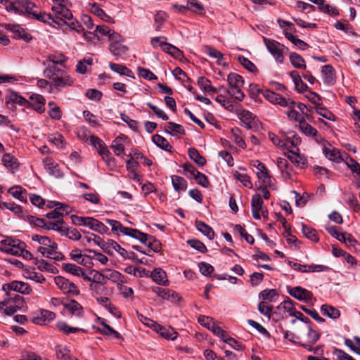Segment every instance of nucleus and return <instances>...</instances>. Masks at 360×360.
<instances>
[{"label":"nucleus","instance_id":"1","mask_svg":"<svg viewBox=\"0 0 360 360\" xmlns=\"http://www.w3.org/2000/svg\"><path fill=\"white\" fill-rule=\"evenodd\" d=\"M73 212L68 205L60 202L56 210H52L46 214V218L55 219L54 221L46 224L43 219L29 216L28 222L31 225H38L37 222L42 223L43 225H63L71 221L73 225H104L103 221L90 217L78 216L73 214Z\"/></svg>","mask_w":360,"mask_h":360},{"label":"nucleus","instance_id":"2","mask_svg":"<svg viewBox=\"0 0 360 360\" xmlns=\"http://www.w3.org/2000/svg\"><path fill=\"white\" fill-rule=\"evenodd\" d=\"M112 231L118 236L122 234L139 240L155 252H158L161 250V243L158 240L137 229L129 226H112Z\"/></svg>","mask_w":360,"mask_h":360},{"label":"nucleus","instance_id":"3","mask_svg":"<svg viewBox=\"0 0 360 360\" xmlns=\"http://www.w3.org/2000/svg\"><path fill=\"white\" fill-rule=\"evenodd\" d=\"M32 239L38 243V246L35 248L37 252L41 253L42 256L57 261L63 259V254L57 250V244L49 238L36 234L32 236Z\"/></svg>","mask_w":360,"mask_h":360},{"label":"nucleus","instance_id":"4","mask_svg":"<svg viewBox=\"0 0 360 360\" xmlns=\"http://www.w3.org/2000/svg\"><path fill=\"white\" fill-rule=\"evenodd\" d=\"M0 251L15 256H22L27 260L33 259L32 254L25 250V244L24 243L11 238H6L1 241Z\"/></svg>","mask_w":360,"mask_h":360},{"label":"nucleus","instance_id":"5","mask_svg":"<svg viewBox=\"0 0 360 360\" xmlns=\"http://www.w3.org/2000/svg\"><path fill=\"white\" fill-rule=\"evenodd\" d=\"M264 43L276 60L281 64L283 63L285 51H288V49L276 40L265 37Z\"/></svg>","mask_w":360,"mask_h":360},{"label":"nucleus","instance_id":"6","mask_svg":"<svg viewBox=\"0 0 360 360\" xmlns=\"http://www.w3.org/2000/svg\"><path fill=\"white\" fill-rule=\"evenodd\" d=\"M297 331L300 338L309 344H315L320 338V334L314 330L311 323H302L297 326Z\"/></svg>","mask_w":360,"mask_h":360},{"label":"nucleus","instance_id":"7","mask_svg":"<svg viewBox=\"0 0 360 360\" xmlns=\"http://www.w3.org/2000/svg\"><path fill=\"white\" fill-rule=\"evenodd\" d=\"M54 282L64 294L70 295H78L79 294V290L75 283L63 276H56Z\"/></svg>","mask_w":360,"mask_h":360},{"label":"nucleus","instance_id":"8","mask_svg":"<svg viewBox=\"0 0 360 360\" xmlns=\"http://www.w3.org/2000/svg\"><path fill=\"white\" fill-rule=\"evenodd\" d=\"M2 290L6 292L8 296L11 295V291L12 290L24 295H28L31 292V289L27 283L18 281L5 283L2 286Z\"/></svg>","mask_w":360,"mask_h":360},{"label":"nucleus","instance_id":"9","mask_svg":"<svg viewBox=\"0 0 360 360\" xmlns=\"http://www.w3.org/2000/svg\"><path fill=\"white\" fill-rule=\"evenodd\" d=\"M6 103L8 108H14V104H18L20 106L30 108L31 103L15 91H11L6 96Z\"/></svg>","mask_w":360,"mask_h":360},{"label":"nucleus","instance_id":"10","mask_svg":"<svg viewBox=\"0 0 360 360\" xmlns=\"http://www.w3.org/2000/svg\"><path fill=\"white\" fill-rule=\"evenodd\" d=\"M326 231L333 237L345 243H349L350 245H354L356 240L353 236L347 233L340 232L336 226H326Z\"/></svg>","mask_w":360,"mask_h":360},{"label":"nucleus","instance_id":"11","mask_svg":"<svg viewBox=\"0 0 360 360\" xmlns=\"http://www.w3.org/2000/svg\"><path fill=\"white\" fill-rule=\"evenodd\" d=\"M288 292L292 297L300 301L308 302L313 299L311 292L300 286L290 288Z\"/></svg>","mask_w":360,"mask_h":360},{"label":"nucleus","instance_id":"12","mask_svg":"<svg viewBox=\"0 0 360 360\" xmlns=\"http://www.w3.org/2000/svg\"><path fill=\"white\" fill-rule=\"evenodd\" d=\"M252 166L257 169V176L258 179H262L264 184H269L270 186L271 184V176L269 174V171L264 163L259 160H253L251 163Z\"/></svg>","mask_w":360,"mask_h":360},{"label":"nucleus","instance_id":"13","mask_svg":"<svg viewBox=\"0 0 360 360\" xmlns=\"http://www.w3.org/2000/svg\"><path fill=\"white\" fill-rule=\"evenodd\" d=\"M52 229L61 233L71 240H77L81 238L80 232L75 226H52Z\"/></svg>","mask_w":360,"mask_h":360},{"label":"nucleus","instance_id":"14","mask_svg":"<svg viewBox=\"0 0 360 360\" xmlns=\"http://www.w3.org/2000/svg\"><path fill=\"white\" fill-rule=\"evenodd\" d=\"M167 39V37L164 36L155 37L151 39L150 44L153 48L156 49L160 46L164 52L171 54L172 49L174 48V46L166 42Z\"/></svg>","mask_w":360,"mask_h":360},{"label":"nucleus","instance_id":"15","mask_svg":"<svg viewBox=\"0 0 360 360\" xmlns=\"http://www.w3.org/2000/svg\"><path fill=\"white\" fill-rule=\"evenodd\" d=\"M30 103L31 106L34 110L39 113H43L45 111V98L39 94H33L30 97Z\"/></svg>","mask_w":360,"mask_h":360},{"label":"nucleus","instance_id":"16","mask_svg":"<svg viewBox=\"0 0 360 360\" xmlns=\"http://www.w3.org/2000/svg\"><path fill=\"white\" fill-rule=\"evenodd\" d=\"M153 325L155 326L153 330L156 333L160 334V336L165 338V339L171 340H174L176 338L177 333L174 330V328H172L171 327H167V328L164 327V326L158 324V323H153Z\"/></svg>","mask_w":360,"mask_h":360},{"label":"nucleus","instance_id":"17","mask_svg":"<svg viewBox=\"0 0 360 360\" xmlns=\"http://www.w3.org/2000/svg\"><path fill=\"white\" fill-rule=\"evenodd\" d=\"M43 163L44 168L50 174L55 176L56 178L63 177V174L59 169L58 165L51 158H46L43 160Z\"/></svg>","mask_w":360,"mask_h":360},{"label":"nucleus","instance_id":"18","mask_svg":"<svg viewBox=\"0 0 360 360\" xmlns=\"http://www.w3.org/2000/svg\"><path fill=\"white\" fill-rule=\"evenodd\" d=\"M321 73L326 84L332 85L335 82V70L331 65H323Z\"/></svg>","mask_w":360,"mask_h":360},{"label":"nucleus","instance_id":"19","mask_svg":"<svg viewBox=\"0 0 360 360\" xmlns=\"http://www.w3.org/2000/svg\"><path fill=\"white\" fill-rule=\"evenodd\" d=\"M72 84L73 79L70 77L66 71H65L63 74H60L59 77H57V79L52 81V85L56 89L70 86Z\"/></svg>","mask_w":360,"mask_h":360},{"label":"nucleus","instance_id":"20","mask_svg":"<svg viewBox=\"0 0 360 360\" xmlns=\"http://www.w3.org/2000/svg\"><path fill=\"white\" fill-rule=\"evenodd\" d=\"M52 11L56 13V18L59 20H62L63 19H67L68 20H71L73 19V15L71 11L62 4L53 6Z\"/></svg>","mask_w":360,"mask_h":360},{"label":"nucleus","instance_id":"21","mask_svg":"<svg viewBox=\"0 0 360 360\" xmlns=\"http://www.w3.org/2000/svg\"><path fill=\"white\" fill-rule=\"evenodd\" d=\"M63 306L72 315L77 317H82L84 314L83 307L79 303L74 300H71L68 302L64 303Z\"/></svg>","mask_w":360,"mask_h":360},{"label":"nucleus","instance_id":"22","mask_svg":"<svg viewBox=\"0 0 360 360\" xmlns=\"http://www.w3.org/2000/svg\"><path fill=\"white\" fill-rule=\"evenodd\" d=\"M151 278L158 285L166 286L169 284L166 272L160 268H156L152 271Z\"/></svg>","mask_w":360,"mask_h":360},{"label":"nucleus","instance_id":"23","mask_svg":"<svg viewBox=\"0 0 360 360\" xmlns=\"http://www.w3.org/2000/svg\"><path fill=\"white\" fill-rule=\"evenodd\" d=\"M22 307L13 304L11 299H7L4 301L0 302V309L4 311L6 315H12Z\"/></svg>","mask_w":360,"mask_h":360},{"label":"nucleus","instance_id":"24","mask_svg":"<svg viewBox=\"0 0 360 360\" xmlns=\"http://www.w3.org/2000/svg\"><path fill=\"white\" fill-rule=\"evenodd\" d=\"M290 75L295 84V89L299 93H303L308 90L309 87L307 84L302 80L298 72L293 70L290 72Z\"/></svg>","mask_w":360,"mask_h":360},{"label":"nucleus","instance_id":"25","mask_svg":"<svg viewBox=\"0 0 360 360\" xmlns=\"http://www.w3.org/2000/svg\"><path fill=\"white\" fill-rule=\"evenodd\" d=\"M227 81L230 86L229 89L242 88L245 83L243 77L235 72L229 74Z\"/></svg>","mask_w":360,"mask_h":360},{"label":"nucleus","instance_id":"26","mask_svg":"<svg viewBox=\"0 0 360 360\" xmlns=\"http://www.w3.org/2000/svg\"><path fill=\"white\" fill-rule=\"evenodd\" d=\"M65 70L60 69L56 65L48 64L46 69L44 70L43 75L45 77L51 79L52 81L59 77L60 74H63Z\"/></svg>","mask_w":360,"mask_h":360},{"label":"nucleus","instance_id":"27","mask_svg":"<svg viewBox=\"0 0 360 360\" xmlns=\"http://www.w3.org/2000/svg\"><path fill=\"white\" fill-rule=\"evenodd\" d=\"M127 139V137L125 135L121 134L112 141L110 147L116 155L120 156L124 153V146L122 142Z\"/></svg>","mask_w":360,"mask_h":360},{"label":"nucleus","instance_id":"28","mask_svg":"<svg viewBox=\"0 0 360 360\" xmlns=\"http://www.w3.org/2000/svg\"><path fill=\"white\" fill-rule=\"evenodd\" d=\"M91 11L97 17L100 18L102 20L108 23H114L115 20L112 17L105 13V11L99 7V6L94 3L91 8Z\"/></svg>","mask_w":360,"mask_h":360},{"label":"nucleus","instance_id":"29","mask_svg":"<svg viewBox=\"0 0 360 360\" xmlns=\"http://www.w3.org/2000/svg\"><path fill=\"white\" fill-rule=\"evenodd\" d=\"M67 58L62 53L50 54L47 56V60L43 62V65L47 66L48 63L50 62L53 65H63L66 62Z\"/></svg>","mask_w":360,"mask_h":360},{"label":"nucleus","instance_id":"30","mask_svg":"<svg viewBox=\"0 0 360 360\" xmlns=\"http://www.w3.org/2000/svg\"><path fill=\"white\" fill-rule=\"evenodd\" d=\"M104 273V281H105V285L106 284V281H110L113 283H117L122 282V276L120 273L115 270H112L109 269H103Z\"/></svg>","mask_w":360,"mask_h":360},{"label":"nucleus","instance_id":"31","mask_svg":"<svg viewBox=\"0 0 360 360\" xmlns=\"http://www.w3.org/2000/svg\"><path fill=\"white\" fill-rule=\"evenodd\" d=\"M188 154L189 158L198 166L203 167L206 165V159L199 153L196 148H190L188 150Z\"/></svg>","mask_w":360,"mask_h":360},{"label":"nucleus","instance_id":"32","mask_svg":"<svg viewBox=\"0 0 360 360\" xmlns=\"http://www.w3.org/2000/svg\"><path fill=\"white\" fill-rule=\"evenodd\" d=\"M105 249L106 250V251L108 253H110L111 255L114 254V251H115L124 257L126 256V255L127 253V252L125 249L122 248L117 243H116L113 240H110V241L108 242L105 244Z\"/></svg>","mask_w":360,"mask_h":360},{"label":"nucleus","instance_id":"33","mask_svg":"<svg viewBox=\"0 0 360 360\" xmlns=\"http://www.w3.org/2000/svg\"><path fill=\"white\" fill-rule=\"evenodd\" d=\"M172 183L174 189L177 192L185 191L187 189V182L181 176L177 175L172 176Z\"/></svg>","mask_w":360,"mask_h":360},{"label":"nucleus","instance_id":"34","mask_svg":"<svg viewBox=\"0 0 360 360\" xmlns=\"http://www.w3.org/2000/svg\"><path fill=\"white\" fill-rule=\"evenodd\" d=\"M109 50L115 56H121L126 54L128 51L127 47L122 45L121 42H111L109 46Z\"/></svg>","mask_w":360,"mask_h":360},{"label":"nucleus","instance_id":"35","mask_svg":"<svg viewBox=\"0 0 360 360\" xmlns=\"http://www.w3.org/2000/svg\"><path fill=\"white\" fill-rule=\"evenodd\" d=\"M289 59L292 65L295 68L306 69L305 60L300 54L295 52L291 53Z\"/></svg>","mask_w":360,"mask_h":360},{"label":"nucleus","instance_id":"36","mask_svg":"<svg viewBox=\"0 0 360 360\" xmlns=\"http://www.w3.org/2000/svg\"><path fill=\"white\" fill-rule=\"evenodd\" d=\"M165 131L173 136L177 134L184 135L186 133L185 129L181 124L173 122H168V126L165 127Z\"/></svg>","mask_w":360,"mask_h":360},{"label":"nucleus","instance_id":"37","mask_svg":"<svg viewBox=\"0 0 360 360\" xmlns=\"http://www.w3.org/2000/svg\"><path fill=\"white\" fill-rule=\"evenodd\" d=\"M321 310L323 315L333 319H336L340 316V311L337 308L328 304H323Z\"/></svg>","mask_w":360,"mask_h":360},{"label":"nucleus","instance_id":"38","mask_svg":"<svg viewBox=\"0 0 360 360\" xmlns=\"http://www.w3.org/2000/svg\"><path fill=\"white\" fill-rule=\"evenodd\" d=\"M238 117L243 124L256 123L258 120L251 112L243 110L238 112Z\"/></svg>","mask_w":360,"mask_h":360},{"label":"nucleus","instance_id":"39","mask_svg":"<svg viewBox=\"0 0 360 360\" xmlns=\"http://www.w3.org/2000/svg\"><path fill=\"white\" fill-rule=\"evenodd\" d=\"M152 140L154 142V143L156 144L160 148L166 151H171V149L172 148V146L170 145L169 141L163 136L159 134H155L153 136Z\"/></svg>","mask_w":360,"mask_h":360},{"label":"nucleus","instance_id":"40","mask_svg":"<svg viewBox=\"0 0 360 360\" xmlns=\"http://www.w3.org/2000/svg\"><path fill=\"white\" fill-rule=\"evenodd\" d=\"M299 127L300 129L307 136H315L317 134V130L307 123L303 117L302 118V121H300Z\"/></svg>","mask_w":360,"mask_h":360},{"label":"nucleus","instance_id":"41","mask_svg":"<svg viewBox=\"0 0 360 360\" xmlns=\"http://www.w3.org/2000/svg\"><path fill=\"white\" fill-rule=\"evenodd\" d=\"M56 326L60 332H63V333H65L66 335H68L70 333H75L77 332L83 330L82 329L79 328L72 327L64 321L58 322Z\"/></svg>","mask_w":360,"mask_h":360},{"label":"nucleus","instance_id":"42","mask_svg":"<svg viewBox=\"0 0 360 360\" xmlns=\"http://www.w3.org/2000/svg\"><path fill=\"white\" fill-rule=\"evenodd\" d=\"M238 60L249 72L252 73H257L258 72V69L255 65L245 56H239L238 57Z\"/></svg>","mask_w":360,"mask_h":360},{"label":"nucleus","instance_id":"43","mask_svg":"<svg viewBox=\"0 0 360 360\" xmlns=\"http://www.w3.org/2000/svg\"><path fill=\"white\" fill-rule=\"evenodd\" d=\"M241 131L239 128L236 127L231 129V136L233 139L235 143L242 148H246L245 141L240 136Z\"/></svg>","mask_w":360,"mask_h":360},{"label":"nucleus","instance_id":"44","mask_svg":"<svg viewBox=\"0 0 360 360\" xmlns=\"http://www.w3.org/2000/svg\"><path fill=\"white\" fill-rule=\"evenodd\" d=\"M32 18H34L40 22H46L51 24V22H56L59 24V22H56L52 17L51 14H48L46 13H38L37 11L36 13H33V16Z\"/></svg>","mask_w":360,"mask_h":360},{"label":"nucleus","instance_id":"45","mask_svg":"<svg viewBox=\"0 0 360 360\" xmlns=\"http://www.w3.org/2000/svg\"><path fill=\"white\" fill-rule=\"evenodd\" d=\"M301 230L308 239L315 242L319 240L317 231L312 226H301Z\"/></svg>","mask_w":360,"mask_h":360},{"label":"nucleus","instance_id":"46","mask_svg":"<svg viewBox=\"0 0 360 360\" xmlns=\"http://www.w3.org/2000/svg\"><path fill=\"white\" fill-rule=\"evenodd\" d=\"M8 192L14 198L20 200V201H26V199H24L23 194L26 193L27 191L25 189H23L20 186H14L10 188Z\"/></svg>","mask_w":360,"mask_h":360},{"label":"nucleus","instance_id":"47","mask_svg":"<svg viewBox=\"0 0 360 360\" xmlns=\"http://www.w3.org/2000/svg\"><path fill=\"white\" fill-rule=\"evenodd\" d=\"M278 296V292L275 289H266L259 293L260 297H262L263 300H269L270 302L275 301Z\"/></svg>","mask_w":360,"mask_h":360},{"label":"nucleus","instance_id":"48","mask_svg":"<svg viewBox=\"0 0 360 360\" xmlns=\"http://www.w3.org/2000/svg\"><path fill=\"white\" fill-rule=\"evenodd\" d=\"M62 267L66 272L72 275L80 276V275L82 274L83 269L75 264L69 263L63 264Z\"/></svg>","mask_w":360,"mask_h":360},{"label":"nucleus","instance_id":"49","mask_svg":"<svg viewBox=\"0 0 360 360\" xmlns=\"http://www.w3.org/2000/svg\"><path fill=\"white\" fill-rule=\"evenodd\" d=\"M233 177L238 180L244 186L251 188L252 184L250 181V176L246 174H241L238 172L233 173Z\"/></svg>","mask_w":360,"mask_h":360},{"label":"nucleus","instance_id":"50","mask_svg":"<svg viewBox=\"0 0 360 360\" xmlns=\"http://www.w3.org/2000/svg\"><path fill=\"white\" fill-rule=\"evenodd\" d=\"M316 112L322 116L323 117L330 120V121H335V116L328 109H326L325 107L321 106L320 104L319 105H317L315 107Z\"/></svg>","mask_w":360,"mask_h":360},{"label":"nucleus","instance_id":"51","mask_svg":"<svg viewBox=\"0 0 360 360\" xmlns=\"http://www.w3.org/2000/svg\"><path fill=\"white\" fill-rule=\"evenodd\" d=\"M292 155H288L287 158L297 166H304L307 163V159L304 156L290 151Z\"/></svg>","mask_w":360,"mask_h":360},{"label":"nucleus","instance_id":"52","mask_svg":"<svg viewBox=\"0 0 360 360\" xmlns=\"http://www.w3.org/2000/svg\"><path fill=\"white\" fill-rule=\"evenodd\" d=\"M36 264L37 265L38 269L41 271H48L52 274L58 273V269L56 267L49 264L44 260L38 261Z\"/></svg>","mask_w":360,"mask_h":360},{"label":"nucleus","instance_id":"53","mask_svg":"<svg viewBox=\"0 0 360 360\" xmlns=\"http://www.w3.org/2000/svg\"><path fill=\"white\" fill-rule=\"evenodd\" d=\"M161 298L174 303L181 300V297L176 292L169 289H165Z\"/></svg>","mask_w":360,"mask_h":360},{"label":"nucleus","instance_id":"54","mask_svg":"<svg viewBox=\"0 0 360 360\" xmlns=\"http://www.w3.org/2000/svg\"><path fill=\"white\" fill-rule=\"evenodd\" d=\"M188 5L190 6L189 8H191L193 12L200 15L205 13L203 5L197 0H188ZM187 8H188V6H187Z\"/></svg>","mask_w":360,"mask_h":360},{"label":"nucleus","instance_id":"55","mask_svg":"<svg viewBox=\"0 0 360 360\" xmlns=\"http://www.w3.org/2000/svg\"><path fill=\"white\" fill-rule=\"evenodd\" d=\"M193 178L195 180L196 183L201 186L204 188H208L210 186V182L208 180L207 176L200 172L199 171H197L196 173L193 175Z\"/></svg>","mask_w":360,"mask_h":360},{"label":"nucleus","instance_id":"56","mask_svg":"<svg viewBox=\"0 0 360 360\" xmlns=\"http://www.w3.org/2000/svg\"><path fill=\"white\" fill-rule=\"evenodd\" d=\"M167 14L165 12L160 11L155 15L154 27L156 31H160L164 22L165 21Z\"/></svg>","mask_w":360,"mask_h":360},{"label":"nucleus","instance_id":"57","mask_svg":"<svg viewBox=\"0 0 360 360\" xmlns=\"http://www.w3.org/2000/svg\"><path fill=\"white\" fill-rule=\"evenodd\" d=\"M103 328H99V331L101 333L105 335H113L117 339L122 338L121 335L115 330L112 328H111L109 325L102 323Z\"/></svg>","mask_w":360,"mask_h":360},{"label":"nucleus","instance_id":"58","mask_svg":"<svg viewBox=\"0 0 360 360\" xmlns=\"http://www.w3.org/2000/svg\"><path fill=\"white\" fill-rule=\"evenodd\" d=\"M138 72L139 77H141L147 80H155L158 79V77L152 72L149 69H146L145 68L139 67L138 68Z\"/></svg>","mask_w":360,"mask_h":360},{"label":"nucleus","instance_id":"59","mask_svg":"<svg viewBox=\"0 0 360 360\" xmlns=\"http://www.w3.org/2000/svg\"><path fill=\"white\" fill-rule=\"evenodd\" d=\"M347 166L351 169L353 174L360 175V164L352 157H348L345 160Z\"/></svg>","mask_w":360,"mask_h":360},{"label":"nucleus","instance_id":"60","mask_svg":"<svg viewBox=\"0 0 360 360\" xmlns=\"http://www.w3.org/2000/svg\"><path fill=\"white\" fill-rule=\"evenodd\" d=\"M263 203V200L262 199L259 194L254 195L251 201L252 210H261V212L263 213V215L264 216L262 208Z\"/></svg>","mask_w":360,"mask_h":360},{"label":"nucleus","instance_id":"61","mask_svg":"<svg viewBox=\"0 0 360 360\" xmlns=\"http://www.w3.org/2000/svg\"><path fill=\"white\" fill-rule=\"evenodd\" d=\"M204 52L213 58L221 60L224 58V55L220 51L210 46H205Z\"/></svg>","mask_w":360,"mask_h":360},{"label":"nucleus","instance_id":"62","mask_svg":"<svg viewBox=\"0 0 360 360\" xmlns=\"http://www.w3.org/2000/svg\"><path fill=\"white\" fill-rule=\"evenodd\" d=\"M1 160L4 165L7 168L13 169L16 167V159H15L14 157L9 153L4 155Z\"/></svg>","mask_w":360,"mask_h":360},{"label":"nucleus","instance_id":"63","mask_svg":"<svg viewBox=\"0 0 360 360\" xmlns=\"http://www.w3.org/2000/svg\"><path fill=\"white\" fill-rule=\"evenodd\" d=\"M121 119L123 122H126L129 127L134 131H136L139 127V122L134 120L131 119L125 113L120 114Z\"/></svg>","mask_w":360,"mask_h":360},{"label":"nucleus","instance_id":"64","mask_svg":"<svg viewBox=\"0 0 360 360\" xmlns=\"http://www.w3.org/2000/svg\"><path fill=\"white\" fill-rule=\"evenodd\" d=\"M198 266L200 273L205 276H210L214 271V267L207 262H200L198 264Z\"/></svg>","mask_w":360,"mask_h":360}]
</instances>
